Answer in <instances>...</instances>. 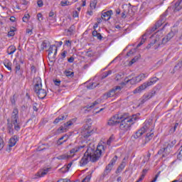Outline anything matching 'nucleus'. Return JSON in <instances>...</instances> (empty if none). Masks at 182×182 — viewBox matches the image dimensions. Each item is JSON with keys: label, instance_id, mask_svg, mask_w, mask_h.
I'll use <instances>...</instances> for the list:
<instances>
[{"label": "nucleus", "instance_id": "6", "mask_svg": "<svg viewBox=\"0 0 182 182\" xmlns=\"http://www.w3.org/2000/svg\"><path fill=\"white\" fill-rule=\"evenodd\" d=\"M159 80V78L157 77H154L150 78L147 82H144L142 85H141L139 87H136L134 90V93H141V92H143V90H145V89H147L149 86H153L154 83H156Z\"/></svg>", "mask_w": 182, "mask_h": 182}, {"label": "nucleus", "instance_id": "22", "mask_svg": "<svg viewBox=\"0 0 182 182\" xmlns=\"http://www.w3.org/2000/svg\"><path fill=\"white\" fill-rule=\"evenodd\" d=\"M16 52V47L15 46H10L7 49L8 55H14Z\"/></svg>", "mask_w": 182, "mask_h": 182}, {"label": "nucleus", "instance_id": "56", "mask_svg": "<svg viewBox=\"0 0 182 182\" xmlns=\"http://www.w3.org/2000/svg\"><path fill=\"white\" fill-rule=\"evenodd\" d=\"M113 140H114L113 136H110L109 139L107 141V144H108V146H110V144H111L112 141H113Z\"/></svg>", "mask_w": 182, "mask_h": 182}, {"label": "nucleus", "instance_id": "55", "mask_svg": "<svg viewBox=\"0 0 182 182\" xmlns=\"http://www.w3.org/2000/svg\"><path fill=\"white\" fill-rule=\"evenodd\" d=\"M37 19H38V21H39V22H41V21H42V19H43V16H42V14L38 13L37 14Z\"/></svg>", "mask_w": 182, "mask_h": 182}, {"label": "nucleus", "instance_id": "19", "mask_svg": "<svg viewBox=\"0 0 182 182\" xmlns=\"http://www.w3.org/2000/svg\"><path fill=\"white\" fill-rule=\"evenodd\" d=\"M50 170V168H47L46 169H43L42 171H40L37 173L36 176H38V177H44L45 176H46V174H48V172Z\"/></svg>", "mask_w": 182, "mask_h": 182}, {"label": "nucleus", "instance_id": "3", "mask_svg": "<svg viewBox=\"0 0 182 182\" xmlns=\"http://www.w3.org/2000/svg\"><path fill=\"white\" fill-rule=\"evenodd\" d=\"M137 117L136 115L130 117L129 113H121V118H119V129L122 132H129L132 127V124L136 122Z\"/></svg>", "mask_w": 182, "mask_h": 182}, {"label": "nucleus", "instance_id": "61", "mask_svg": "<svg viewBox=\"0 0 182 182\" xmlns=\"http://www.w3.org/2000/svg\"><path fill=\"white\" fill-rule=\"evenodd\" d=\"M90 52H92L91 50H88L86 52V55L88 56V58H92V56H93L92 53H90Z\"/></svg>", "mask_w": 182, "mask_h": 182}, {"label": "nucleus", "instance_id": "63", "mask_svg": "<svg viewBox=\"0 0 182 182\" xmlns=\"http://www.w3.org/2000/svg\"><path fill=\"white\" fill-rule=\"evenodd\" d=\"M72 164H73V162H70L67 166V171H69V168L72 167Z\"/></svg>", "mask_w": 182, "mask_h": 182}, {"label": "nucleus", "instance_id": "5", "mask_svg": "<svg viewBox=\"0 0 182 182\" xmlns=\"http://www.w3.org/2000/svg\"><path fill=\"white\" fill-rule=\"evenodd\" d=\"M176 143H177L176 139L165 142L164 147L158 151V154H162V157H167L171 151L170 149H171V147H174Z\"/></svg>", "mask_w": 182, "mask_h": 182}, {"label": "nucleus", "instance_id": "58", "mask_svg": "<svg viewBox=\"0 0 182 182\" xmlns=\"http://www.w3.org/2000/svg\"><path fill=\"white\" fill-rule=\"evenodd\" d=\"M31 72H33V73H36V68L35 67V65H32L31 67Z\"/></svg>", "mask_w": 182, "mask_h": 182}, {"label": "nucleus", "instance_id": "39", "mask_svg": "<svg viewBox=\"0 0 182 182\" xmlns=\"http://www.w3.org/2000/svg\"><path fill=\"white\" fill-rule=\"evenodd\" d=\"M126 167V162H122V164L119 165V166L117 168V171H122L123 168Z\"/></svg>", "mask_w": 182, "mask_h": 182}, {"label": "nucleus", "instance_id": "26", "mask_svg": "<svg viewBox=\"0 0 182 182\" xmlns=\"http://www.w3.org/2000/svg\"><path fill=\"white\" fill-rule=\"evenodd\" d=\"M92 36H95L97 39H99V41H102V39H103L102 34H100V33H97V31L96 30L92 31Z\"/></svg>", "mask_w": 182, "mask_h": 182}, {"label": "nucleus", "instance_id": "38", "mask_svg": "<svg viewBox=\"0 0 182 182\" xmlns=\"http://www.w3.org/2000/svg\"><path fill=\"white\" fill-rule=\"evenodd\" d=\"M157 29H159V27L156 26V24H155L154 27H152L151 28H150L149 30L147 31V33H149V35H150V33H153V32H156V31H157Z\"/></svg>", "mask_w": 182, "mask_h": 182}, {"label": "nucleus", "instance_id": "57", "mask_svg": "<svg viewBox=\"0 0 182 182\" xmlns=\"http://www.w3.org/2000/svg\"><path fill=\"white\" fill-rule=\"evenodd\" d=\"M36 106H38L37 103H35L33 105V110H34V112H38V107H36Z\"/></svg>", "mask_w": 182, "mask_h": 182}, {"label": "nucleus", "instance_id": "28", "mask_svg": "<svg viewBox=\"0 0 182 182\" xmlns=\"http://www.w3.org/2000/svg\"><path fill=\"white\" fill-rule=\"evenodd\" d=\"M111 90L114 92V95H117L120 92V90H122V87L117 85L114 87Z\"/></svg>", "mask_w": 182, "mask_h": 182}, {"label": "nucleus", "instance_id": "1", "mask_svg": "<svg viewBox=\"0 0 182 182\" xmlns=\"http://www.w3.org/2000/svg\"><path fill=\"white\" fill-rule=\"evenodd\" d=\"M105 146L102 144H99L97 145L96 150L92 147L87 148L86 152L84 154L80 161V166L83 167V166H86L89 161H92V163H96V161L100 159L102 154L105 153Z\"/></svg>", "mask_w": 182, "mask_h": 182}, {"label": "nucleus", "instance_id": "21", "mask_svg": "<svg viewBox=\"0 0 182 182\" xmlns=\"http://www.w3.org/2000/svg\"><path fill=\"white\" fill-rule=\"evenodd\" d=\"M182 68V61H179L173 68V71L171 72V73H176V72H178L179 70H181Z\"/></svg>", "mask_w": 182, "mask_h": 182}, {"label": "nucleus", "instance_id": "49", "mask_svg": "<svg viewBox=\"0 0 182 182\" xmlns=\"http://www.w3.org/2000/svg\"><path fill=\"white\" fill-rule=\"evenodd\" d=\"M128 16L127 12L126 11V9H124V11L122 13L121 18H123V19L126 18Z\"/></svg>", "mask_w": 182, "mask_h": 182}, {"label": "nucleus", "instance_id": "7", "mask_svg": "<svg viewBox=\"0 0 182 182\" xmlns=\"http://www.w3.org/2000/svg\"><path fill=\"white\" fill-rule=\"evenodd\" d=\"M82 149H85V145L82 146H77L73 148L71 150H70V154H63L60 155L57 157L58 160H68L69 159H72L76 154V153L79 152Z\"/></svg>", "mask_w": 182, "mask_h": 182}, {"label": "nucleus", "instance_id": "27", "mask_svg": "<svg viewBox=\"0 0 182 182\" xmlns=\"http://www.w3.org/2000/svg\"><path fill=\"white\" fill-rule=\"evenodd\" d=\"M16 73L18 75H22V73L21 72V64L16 62Z\"/></svg>", "mask_w": 182, "mask_h": 182}, {"label": "nucleus", "instance_id": "54", "mask_svg": "<svg viewBox=\"0 0 182 182\" xmlns=\"http://www.w3.org/2000/svg\"><path fill=\"white\" fill-rule=\"evenodd\" d=\"M29 18H30L29 14L24 16L23 17V22H28V19H29Z\"/></svg>", "mask_w": 182, "mask_h": 182}, {"label": "nucleus", "instance_id": "44", "mask_svg": "<svg viewBox=\"0 0 182 182\" xmlns=\"http://www.w3.org/2000/svg\"><path fill=\"white\" fill-rule=\"evenodd\" d=\"M48 48V43L46 41H43L41 44V49L42 50L46 49Z\"/></svg>", "mask_w": 182, "mask_h": 182}, {"label": "nucleus", "instance_id": "8", "mask_svg": "<svg viewBox=\"0 0 182 182\" xmlns=\"http://www.w3.org/2000/svg\"><path fill=\"white\" fill-rule=\"evenodd\" d=\"M58 54V47L55 45L50 46L48 49V59L53 62L56 59V55Z\"/></svg>", "mask_w": 182, "mask_h": 182}, {"label": "nucleus", "instance_id": "10", "mask_svg": "<svg viewBox=\"0 0 182 182\" xmlns=\"http://www.w3.org/2000/svg\"><path fill=\"white\" fill-rule=\"evenodd\" d=\"M141 129H144L145 132H153L154 129V126L153 125V119H149L148 120H146Z\"/></svg>", "mask_w": 182, "mask_h": 182}, {"label": "nucleus", "instance_id": "14", "mask_svg": "<svg viewBox=\"0 0 182 182\" xmlns=\"http://www.w3.org/2000/svg\"><path fill=\"white\" fill-rule=\"evenodd\" d=\"M68 119V114H62L58 117L54 121L53 124H58V123H60V122H63V120H66Z\"/></svg>", "mask_w": 182, "mask_h": 182}, {"label": "nucleus", "instance_id": "9", "mask_svg": "<svg viewBox=\"0 0 182 182\" xmlns=\"http://www.w3.org/2000/svg\"><path fill=\"white\" fill-rule=\"evenodd\" d=\"M122 113L117 114L111 117L108 122V126H116V124H119L120 123V118H122Z\"/></svg>", "mask_w": 182, "mask_h": 182}, {"label": "nucleus", "instance_id": "60", "mask_svg": "<svg viewBox=\"0 0 182 182\" xmlns=\"http://www.w3.org/2000/svg\"><path fill=\"white\" fill-rule=\"evenodd\" d=\"M54 84L55 86H60V80H54Z\"/></svg>", "mask_w": 182, "mask_h": 182}, {"label": "nucleus", "instance_id": "47", "mask_svg": "<svg viewBox=\"0 0 182 182\" xmlns=\"http://www.w3.org/2000/svg\"><path fill=\"white\" fill-rule=\"evenodd\" d=\"M166 14H162L161 16H160V19H159V21H161V22L162 23H164V22H166Z\"/></svg>", "mask_w": 182, "mask_h": 182}, {"label": "nucleus", "instance_id": "40", "mask_svg": "<svg viewBox=\"0 0 182 182\" xmlns=\"http://www.w3.org/2000/svg\"><path fill=\"white\" fill-rule=\"evenodd\" d=\"M116 161H117V156H114L109 164L113 167L116 164Z\"/></svg>", "mask_w": 182, "mask_h": 182}, {"label": "nucleus", "instance_id": "41", "mask_svg": "<svg viewBox=\"0 0 182 182\" xmlns=\"http://www.w3.org/2000/svg\"><path fill=\"white\" fill-rule=\"evenodd\" d=\"M151 156V154L150 153L147 154L146 156H145L144 160L142 161V163H144V164L145 163H147V161H149Z\"/></svg>", "mask_w": 182, "mask_h": 182}, {"label": "nucleus", "instance_id": "62", "mask_svg": "<svg viewBox=\"0 0 182 182\" xmlns=\"http://www.w3.org/2000/svg\"><path fill=\"white\" fill-rule=\"evenodd\" d=\"M68 60L69 63H73V62H75V58L73 57H70Z\"/></svg>", "mask_w": 182, "mask_h": 182}, {"label": "nucleus", "instance_id": "51", "mask_svg": "<svg viewBox=\"0 0 182 182\" xmlns=\"http://www.w3.org/2000/svg\"><path fill=\"white\" fill-rule=\"evenodd\" d=\"M37 4L39 8H42V6H43V1L42 0H38Z\"/></svg>", "mask_w": 182, "mask_h": 182}, {"label": "nucleus", "instance_id": "36", "mask_svg": "<svg viewBox=\"0 0 182 182\" xmlns=\"http://www.w3.org/2000/svg\"><path fill=\"white\" fill-rule=\"evenodd\" d=\"M136 77L138 83L139 82H141V80H143V79L146 77V75L144 73H141L139 75L136 76Z\"/></svg>", "mask_w": 182, "mask_h": 182}, {"label": "nucleus", "instance_id": "2", "mask_svg": "<svg viewBox=\"0 0 182 182\" xmlns=\"http://www.w3.org/2000/svg\"><path fill=\"white\" fill-rule=\"evenodd\" d=\"M7 128L9 130V134L11 136L14 134V127L16 132L21 130V121H19V110L18 108H14L11 113V120L7 119Z\"/></svg>", "mask_w": 182, "mask_h": 182}, {"label": "nucleus", "instance_id": "43", "mask_svg": "<svg viewBox=\"0 0 182 182\" xmlns=\"http://www.w3.org/2000/svg\"><path fill=\"white\" fill-rule=\"evenodd\" d=\"M5 146V142L4 141V139H2V137L0 136V151L1 150H2V149H4Z\"/></svg>", "mask_w": 182, "mask_h": 182}, {"label": "nucleus", "instance_id": "29", "mask_svg": "<svg viewBox=\"0 0 182 182\" xmlns=\"http://www.w3.org/2000/svg\"><path fill=\"white\" fill-rule=\"evenodd\" d=\"M154 136V133H150V134H146V136L145 138V143H149V141L151 140V139H153Z\"/></svg>", "mask_w": 182, "mask_h": 182}, {"label": "nucleus", "instance_id": "48", "mask_svg": "<svg viewBox=\"0 0 182 182\" xmlns=\"http://www.w3.org/2000/svg\"><path fill=\"white\" fill-rule=\"evenodd\" d=\"M55 13H53V11H51L50 13H49V19L50 21H53V19H55Z\"/></svg>", "mask_w": 182, "mask_h": 182}, {"label": "nucleus", "instance_id": "23", "mask_svg": "<svg viewBox=\"0 0 182 182\" xmlns=\"http://www.w3.org/2000/svg\"><path fill=\"white\" fill-rule=\"evenodd\" d=\"M144 133H146L143 129H140L139 130H138L135 134L134 135V139H139V137H141V136H143V134H144Z\"/></svg>", "mask_w": 182, "mask_h": 182}, {"label": "nucleus", "instance_id": "37", "mask_svg": "<svg viewBox=\"0 0 182 182\" xmlns=\"http://www.w3.org/2000/svg\"><path fill=\"white\" fill-rule=\"evenodd\" d=\"M65 132H68L67 129H65V127L63 125L61 127H60L58 129H57V133L60 134V133H65Z\"/></svg>", "mask_w": 182, "mask_h": 182}, {"label": "nucleus", "instance_id": "59", "mask_svg": "<svg viewBox=\"0 0 182 182\" xmlns=\"http://www.w3.org/2000/svg\"><path fill=\"white\" fill-rule=\"evenodd\" d=\"M68 53V51L64 50L62 53H61V56L63 57V59H65V58H66V54Z\"/></svg>", "mask_w": 182, "mask_h": 182}, {"label": "nucleus", "instance_id": "46", "mask_svg": "<svg viewBox=\"0 0 182 182\" xmlns=\"http://www.w3.org/2000/svg\"><path fill=\"white\" fill-rule=\"evenodd\" d=\"M92 178V175H87L83 180L82 182H89L90 181V179Z\"/></svg>", "mask_w": 182, "mask_h": 182}, {"label": "nucleus", "instance_id": "25", "mask_svg": "<svg viewBox=\"0 0 182 182\" xmlns=\"http://www.w3.org/2000/svg\"><path fill=\"white\" fill-rule=\"evenodd\" d=\"M152 97H153V94H151V93L144 95L143 96L141 103H144L145 102H147V100H149V99H151Z\"/></svg>", "mask_w": 182, "mask_h": 182}, {"label": "nucleus", "instance_id": "4", "mask_svg": "<svg viewBox=\"0 0 182 182\" xmlns=\"http://www.w3.org/2000/svg\"><path fill=\"white\" fill-rule=\"evenodd\" d=\"M34 92L36 93L38 99H43L46 97V90L42 88V79L37 77L33 80Z\"/></svg>", "mask_w": 182, "mask_h": 182}, {"label": "nucleus", "instance_id": "42", "mask_svg": "<svg viewBox=\"0 0 182 182\" xmlns=\"http://www.w3.org/2000/svg\"><path fill=\"white\" fill-rule=\"evenodd\" d=\"M136 53V48L131 49L127 53V56H133Z\"/></svg>", "mask_w": 182, "mask_h": 182}, {"label": "nucleus", "instance_id": "34", "mask_svg": "<svg viewBox=\"0 0 182 182\" xmlns=\"http://www.w3.org/2000/svg\"><path fill=\"white\" fill-rule=\"evenodd\" d=\"M64 74L65 75V76H67V77H73V76H75L74 72H71L68 70H65L64 71Z\"/></svg>", "mask_w": 182, "mask_h": 182}, {"label": "nucleus", "instance_id": "16", "mask_svg": "<svg viewBox=\"0 0 182 182\" xmlns=\"http://www.w3.org/2000/svg\"><path fill=\"white\" fill-rule=\"evenodd\" d=\"M18 136L16 135L13 136L9 140V147H14V146L16 144V142L18 141Z\"/></svg>", "mask_w": 182, "mask_h": 182}, {"label": "nucleus", "instance_id": "11", "mask_svg": "<svg viewBox=\"0 0 182 182\" xmlns=\"http://www.w3.org/2000/svg\"><path fill=\"white\" fill-rule=\"evenodd\" d=\"M176 31H171V32H169L166 37H164L162 39V43L163 45H166V43H167V42L171 41V39H173V38H174V36H176Z\"/></svg>", "mask_w": 182, "mask_h": 182}, {"label": "nucleus", "instance_id": "17", "mask_svg": "<svg viewBox=\"0 0 182 182\" xmlns=\"http://www.w3.org/2000/svg\"><path fill=\"white\" fill-rule=\"evenodd\" d=\"M113 168L112 166L109 165V164H108V165L105 167V169L102 173V178H105V177H106V176H107V174H109L110 173V171H112V168Z\"/></svg>", "mask_w": 182, "mask_h": 182}, {"label": "nucleus", "instance_id": "20", "mask_svg": "<svg viewBox=\"0 0 182 182\" xmlns=\"http://www.w3.org/2000/svg\"><path fill=\"white\" fill-rule=\"evenodd\" d=\"M4 65L5 66V68H6L8 69V70H12V63L10 62L9 60L6 59L4 61Z\"/></svg>", "mask_w": 182, "mask_h": 182}, {"label": "nucleus", "instance_id": "32", "mask_svg": "<svg viewBox=\"0 0 182 182\" xmlns=\"http://www.w3.org/2000/svg\"><path fill=\"white\" fill-rule=\"evenodd\" d=\"M97 86H99V83L92 82L87 85V89L92 90V89H95V87H97Z\"/></svg>", "mask_w": 182, "mask_h": 182}, {"label": "nucleus", "instance_id": "31", "mask_svg": "<svg viewBox=\"0 0 182 182\" xmlns=\"http://www.w3.org/2000/svg\"><path fill=\"white\" fill-rule=\"evenodd\" d=\"M146 36H147V33H144L142 36V38H141L140 43L136 46V48H140V46H141V45H143L144 43V42H146Z\"/></svg>", "mask_w": 182, "mask_h": 182}, {"label": "nucleus", "instance_id": "35", "mask_svg": "<svg viewBox=\"0 0 182 182\" xmlns=\"http://www.w3.org/2000/svg\"><path fill=\"white\" fill-rule=\"evenodd\" d=\"M96 5H97V0H92L90 3L91 9H96Z\"/></svg>", "mask_w": 182, "mask_h": 182}, {"label": "nucleus", "instance_id": "45", "mask_svg": "<svg viewBox=\"0 0 182 182\" xmlns=\"http://www.w3.org/2000/svg\"><path fill=\"white\" fill-rule=\"evenodd\" d=\"M60 5L61 6H69V5H70V2L68 1H61Z\"/></svg>", "mask_w": 182, "mask_h": 182}, {"label": "nucleus", "instance_id": "50", "mask_svg": "<svg viewBox=\"0 0 182 182\" xmlns=\"http://www.w3.org/2000/svg\"><path fill=\"white\" fill-rule=\"evenodd\" d=\"M97 105H99V102L95 101L94 102L91 103V105L89 106V107L90 109H93V107H95V106H96Z\"/></svg>", "mask_w": 182, "mask_h": 182}, {"label": "nucleus", "instance_id": "13", "mask_svg": "<svg viewBox=\"0 0 182 182\" xmlns=\"http://www.w3.org/2000/svg\"><path fill=\"white\" fill-rule=\"evenodd\" d=\"M112 14H113V11L109 10L106 12L102 13L101 18L104 21H109L110 18H112Z\"/></svg>", "mask_w": 182, "mask_h": 182}, {"label": "nucleus", "instance_id": "33", "mask_svg": "<svg viewBox=\"0 0 182 182\" xmlns=\"http://www.w3.org/2000/svg\"><path fill=\"white\" fill-rule=\"evenodd\" d=\"M73 124V122L72 120H70L65 123L63 124V127L66 130H69V127Z\"/></svg>", "mask_w": 182, "mask_h": 182}, {"label": "nucleus", "instance_id": "30", "mask_svg": "<svg viewBox=\"0 0 182 182\" xmlns=\"http://www.w3.org/2000/svg\"><path fill=\"white\" fill-rule=\"evenodd\" d=\"M113 96H114V92L112 90L104 94V97H106V99H109V97H113Z\"/></svg>", "mask_w": 182, "mask_h": 182}, {"label": "nucleus", "instance_id": "64", "mask_svg": "<svg viewBox=\"0 0 182 182\" xmlns=\"http://www.w3.org/2000/svg\"><path fill=\"white\" fill-rule=\"evenodd\" d=\"M26 33L27 35H32V29L27 28Z\"/></svg>", "mask_w": 182, "mask_h": 182}, {"label": "nucleus", "instance_id": "15", "mask_svg": "<svg viewBox=\"0 0 182 182\" xmlns=\"http://www.w3.org/2000/svg\"><path fill=\"white\" fill-rule=\"evenodd\" d=\"M125 11L127 12V15H128V16H134L136 10H134V6H125Z\"/></svg>", "mask_w": 182, "mask_h": 182}, {"label": "nucleus", "instance_id": "24", "mask_svg": "<svg viewBox=\"0 0 182 182\" xmlns=\"http://www.w3.org/2000/svg\"><path fill=\"white\" fill-rule=\"evenodd\" d=\"M182 9V5L181 3L179 1V0L175 4L174 6V12H178V11Z\"/></svg>", "mask_w": 182, "mask_h": 182}, {"label": "nucleus", "instance_id": "18", "mask_svg": "<svg viewBox=\"0 0 182 182\" xmlns=\"http://www.w3.org/2000/svg\"><path fill=\"white\" fill-rule=\"evenodd\" d=\"M129 77H127V78L124 79V85H127V83H130V85H136V83H137V78L136 77H133L132 79H129Z\"/></svg>", "mask_w": 182, "mask_h": 182}, {"label": "nucleus", "instance_id": "53", "mask_svg": "<svg viewBox=\"0 0 182 182\" xmlns=\"http://www.w3.org/2000/svg\"><path fill=\"white\" fill-rule=\"evenodd\" d=\"M8 36H15V31L11 30L8 32Z\"/></svg>", "mask_w": 182, "mask_h": 182}, {"label": "nucleus", "instance_id": "12", "mask_svg": "<svg viewBox=\"0 0 182 182\" xmlns=\"http://www.w3.org/2000/svg\"><path fill=\"white\" fill-rule=\"evenodd\" d=\"M92 134H93V132L92 131V129H89V127H87V128L85 127L81 131V135L82 136V137H84V139H87L88 137H90Z\"/></svg>", "mask_w": 182, "mask_h": 182}, {"label": "nucleus", "instance_id": "52", "mask_svg": "<svg viewBox=\"0 0 182 182\" xmlns=\"http://www.w3.org/2000/svg\"><path fill=\"white\" fill-rule=\"evenodd\" d=\"M161 21L159 20L156 23H155V26H157L158 28H160V26H161V25H163Z\"/></svg>", "mask_w": 182, "mask_h": 182}]
</instances>
